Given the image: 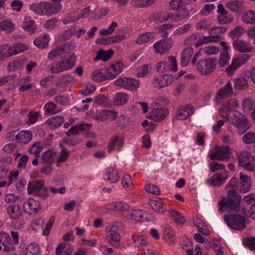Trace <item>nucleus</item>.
Masks as SVG:
<instances>
[{"instance_id":"f257e3e1","label":"nucleus","mask_w":255,"mask_h":255,"mask_svg":"<svg viewBox=\"0 0 255 255\" xmlns=\"http://www.w3.org/2000/svg\"><path fill=\"white\" fill-rule=\"evenodd\" d=\"M241 196L235 190L229 191L227 198L223 197L218 203L219 212L228 210L230 212H238L240 210Z\"/></svg>"},{"instance_id":"f03ea898","label":"nucleus","mask_w":255,"mask_h":255,"mask_svg":"<svg viewBox=\"0 0 255 255\" xmlns=\"http://www.w3.org/2000/svg\"><path fill=\"white\" fill-rule=\"evenodd\" d=\"M62 7V4L59 3L52 4L46 1L34 3L29 6V9L31 11L40 16L52 15L60 11Z\"/></svg>"},{"instance_id":"7ed1b4c3","label":"nucleus","mask_w":255,"mask_h":255,"mask_svg":"<svg viewBox=\"0 0 255 255\" xmlns=\"http://www.w3.org/2000/svg\"><path fill=\"white\" fill-rule=\"evenodd\" d=\"M227 30V28L225 26L211 27L209 32L210 36L201 38L197 34H193L190 36V40L194 41L195 47H198L204 43L218 40L220 38V35L224 33Z\"/></svg>"},{"instance_id":"20e7f679","label":"nucleus","mask_w":255,"mask_h":255,"mask_svg":"<svg viewBox=\"0 0 255 255\" xmlns=\"http://www.w3.org/2000/svg\"><path fill=\"white\" fill-rule=\"evenodd\" d=\"M76 63V55L74 54L69 55L57 62H54L48 66L50 73L58 74L72 68Z\"/></svg>"},{"instance_id":"39448f33","label":"nucleus","mask_w":255,"mask_h":255,"mask_svg":"<svg viewBox=\"0 0 255 255\" xmlns=\"http://www.w3.org/2000/svg\"><path fill=\"white\" fill-rule=\"evenodd\" d=\"M191 0H172L170 1L171 8L177 11L175 16L176 21L189 18V11L186 5L189 4Z\"/></svg>"},{"instance_id":"423d86ee","label":"nucleus","mask_w":255,"mask_h":255,"mask_svg":"<svg viewBox=\"0 0 255 255\" xmlns=\"http://www.w3.org/2000/svg\"><path fill=\"white\" fill-rule=\"evenodd\" d=\"M231 123L237 128L239 134L245 133L250 127L247 117L237 111H234L231 116Z\"/></svg>"},{"instance_id":"0eeeda50","label":"nucleus","mask_w":255,"mask_h":255,"mask_svg":"<svg viewBox=\"0 0 255 255\" xmlns=\"http://www.w3.org/2000/svg\"><path fill=\"white\" fill-rule=\"evenodd\" d=\"M239 180L240 182L237 177L233 176L227 185L226 188H237L243 193L248 192L252 186L251 180L249 176H240Z\"/></svg>"},{"instance_id":"6e6552de","label":"nucleus","mask_w":255,"mask_h":255,"mask_svg":"<svg viewBox=\"0 0 255 255\" xmlns=\"http://www.w3.org/2000/svg\"><path fill=\"white\" fill-rule=\"evenodd\" d=\"M228 226L236 230H243L246 227L247 220L239 214H230L224 217Z\"/></svg>"},{"instance_id":"1a4fd4ad","label":"nucleus","mask_w":255,"mask_h":255,"mask_svg":"<svg viewBox=\"0 0 255 255\" xmlns=\"http://www.w3.org/2000/svg\"><path fill=\"white\" fill-rule=\"evenodd\" d=\"M217 62L216 58L200 59L196 63L197 70L202 75H208L215 70Z\"/></svg>"},{"instance_id":"9d476101","label":"nucleus","mask_w":255,"mask_h":255,"mask_svg":"<svg viewBox=\"0 0 255 255\" xmlns=\"http://www.w3.org/2000/svg\"><path fill=\"white\" fill-rule=\"evenodd\" d=\"M238 164L249 171L255 170V156L250 152L244 151L238 154Z\"/></svg>"},{"instance_id":"9b49d317","label":"nucleus","mask_w":255,"mask_h":255,"mask_svg":"<svg viewBox=\"0 0 255 255\" xmlns=\"http://www.w3.org/2000/svg\"><path fill=\"white\" fill-rule=\"evenodd\" d=\"M231 152L229 146H217L212 149L209 156L212 160H226L229 159Z\"/></svg>"},{"instance_id":"f8f14e48","label":"nucleus","mask_w":255,"mask_h":255,"mask_svg":"<svg viewBox=\"0 0 255 255\" xmlns=\"http://www.w3.org/2000/svg\"><path fill=\"white\" fill-rule=\"evenodd\" d=\"M156 67L157 71L159 73L168 71H172L173 72L177 71L176 59L173 56L169 57L167 61H163L158 63Z\"/></svg>"},{"instance_id":"ddd939ff","label":"nucleus","mask_w":255,"mask_h":255,"mask_svg":"<svg viewBox=\"0 0 255 255\" xmlns=\"http://www.w3.org/2000/svg\"><path fill=\"white\" fill-rule=\"evenodd\" d=\"M114 83L116 86L123 87L130 91L136 90L139 85V83L137 80L128 77L119 78L115 81Z\"/></svg>"},{"instance_id":"4468645a","label":"nucleus","mask_w":255,"mask_h":255,"mask_svg":"<svg viewBox=\"0 0 255 255\" xmlns=\"http://www.w3.org/2000/svg\"><path fill=\"white\" fill-rule=\"evenodd\" d=\"M249 59V55L247 54H241L236 58H233L232 64L226 68V72L229 75H232L241 66L245 64Z\"/></svg>"},{"instance_id":"2eb2a0df","label":"nucleus","mask_w":255,"mask_h":255,"mask_svg":"<svg viewBox=\"0 0 255 255\" xmlns=\"http://www.w3.org/2000/svg\"><path fill=\"white\" fill-rule=\"evenodd\" d=\"M105 208L107 210L110 211L123 212V216L125 217V214H127L129 206L123 202H117L107 204Z\"/></svg>"},{"instance_id":"dca6fc26","label":"nucleus","mask_w":255,"mask_h":255,"mask_svg":"<svg viewBox=\"0 0 255 255\" xmlns=\"http://www.w3.org/2000/svg\"><path fill=\"white\" fill-rule=\"evenodd\" d=\"M23 209L25 212L30 215L37 213L41 207L39 202L33 199H29L23 202Z\"/></svg>"},{"instance_id":"f3484780","label":"nucleus","mask_w":255,"mask_h":255,"mask_svg":"<svg viewBox=\"0 0 255 255\" xmlns=\"http://www.w3.org/2000/svg\"><path fill=\"white\" fill-rule=\"evenodd\" d=\"M169 113V110L166 108H154L151 113V118L155 122H160L167 117Z\"/></svg>"},{"instance_id":"a211bd4d","label":"nucleus","mask_w":255,"mask_h":255,"mask_svg":"<svg viewBox=\"0 0 255 255\" xmlns=\"http://www.w3.org/2000/svg\"><path fill=\"white\" fill-rule=\"evenodd\" d=\"M146 214L144 211L140 210H128L127 214H125V217L134 220L136 222H144L147 220Z\"/></svg>"},{"instance_id":"6ab92c4d","label":"nucleus","mask_w":255,"mask_h":255,"mask_svg":"<svg viewBox=\"0 0 255 255\" xmlns=\"http://www.w3.org/2000/svg\"><path fill=\"white\" fill-rule=\"evenodd\" d=\"M0 244L4 247L3 251L5 252H13L16 249L12 244L11 239L9 235L4 232H0Z\"/></svg>"},{"instance_id":"aec40b11","label":"nucleus","mask_w":255,"mask_h":255,"mask_svg":"<svg viewBox=\"0 0 255 255\" xmlns=\"http://www.w3.org/2000/svg\"><path fill=\"white\" fill-rule=\"evenodd\" d=\"M194 113V108L192 105L187 104L185 106H181L178 110L177 119L180 120L187 119Z\"/></svg>"},{"instance_id":"412c9836","label":"nucleus","mask_w":255,"mask_h":255,"mask_svg":"<svg viewBox=\"0 0 255 255\" xmlns=\"http://www.w3.org/2000/svg\"><path fill=\"white\" fill-rule=\"evenodd\" d=\"M92 128V125L90 124H81L72 127L67 132V135L69 136L77 134L80 132H87Z\"/></svg>"},{"instance_id":"4be33fe9","label":"nucleus","mask_w":255,"mask_h":255,"mask_svg":"<svg viewBox=\"0 0 255 255\" xmlns=\"http://www.w3.org/2000/svg\"><path fill=\"white\" fill-rule=\"evenodd\" d=\"M233 46L235 50L241 52L249 53L252 50L248 42L240 38L233 41Z\"/></svg>"},{"instance_id":"5701e85b","label":"nucleus","mask_w":255,"mask_h":255,"mask_svg":"<svg viewBox=\"0 0 255 255\" xmlns=\"http://www.w3.org/2000/svg\"><path fill=\"white\" fill-rule=\"evenodd\" d=\"M233 93L232 84L228 82L225 86L221 88L217 92L216 98L218 100H223L231 96Z\"/></svg>"},{"instance_id":"b1692460","label":"nucleus","mask_w":255,"mask_h":255,"mask_svg":"<svg viewBox=\"0 0 255 255\" xmlns=\"http://www.w3.org/2000/svg\"><path fill=\"white\" fill-rule=\"evenodd\" d=\"M64 122L63 117L56 116L51 117L45 122V125L52 129H55L62 125Z\"/></svg>"},{"instance_id":"393cba45","label":"nucleus","mask_w":255,"mask_h":255,"mask_svg":"<svg viewBox=\"0 0 255 255\" xmlns=\"http://www.w3.org/2000/svg\"><path fill=\"white\" fill-rule=\"evenodd\" d=\"M7 212L10 218L14 220L18 219L21 214V211L19 204H10L7 208Z\"/></svg>"},{"instance_id":"a878e982","label":"nucleus","mask_w":255,"mask_h":255,"mask_svg":"<svg viewBox=\"0 0 255 255\" xmlns=\"http://www.w3.org/2000/svg\"><path fill=\"white\" fill-rule=\"evenodd\" d=\"M173 80V76L170 74L159 75L155 79L156 83L160 88L168 86Z\"/></svg>"},{"instance_id":"bb28decb","label":"nucleus","mask_w":255,"mask_h":255,"mask_svg":"<svg viewBox=\"0 0 255 255\" xmlns=\"http://www.w3.org/2000/svg\"><path fill=\"white\" fill-rule=\"evenodd\" d=\"M32 138V134L28 130H21L15 135V141L17 142L26 144Z\"/></svg>"},{"instance_id":"cd10ccee","label":"nucleus","mask_w":255,"mask_h":255,"mask_svg":"<svg viewBox=\"0 0 255 255\" xmlns=\"http://www.w3.org/2000/svg\"><path fill=\"white\" fill-rule=\"evenodd\" d=\"M44 181L42 180H33L28 183L27 191L28 193L37 192L40 189H42L44 185Z\"/></svg>"},{"instance_id":"c85d7f7f","label":"nucleus","mask_w":255,"mask_h":255,"mask_svg":"<svg viewBox=\"0 0 255 255\" xmlns=\"http://www.w3.org/2000/svg\"><path fill=\"white\" fill-rule=\"evenodd\" d=\"M50 35L47 33L37 37L33 41L34 45L39 48H44L48 45L50 40Z\"/></svg>"},{"instance_id":"c756f323","label":"nucleus","mask_w":255,"mask_h":255,"mask_svg":"<svg viewBox=\"0 0 255 255\" xmlns=\"http://www.w3.org/2000/svg\"><path fill=\"white\" fill-rule=\"evenodd\" d=\"M193 54L192 47H187L183 50L181 56V64L183 67H186L188 64Z\"/></svg>"},{"instance_id":"7c9ffc66","label":"nucleus","mask_w":255,"mask_h":255,"mask_svg":"<svg viewBox=\"0 0 255 255\" xmlns=\"http://www.w3.org/2000/svg\"><path fill=\"white\" fill-rule=\"evenodd\" d=\"M43 110L45 114L48 116L55 115L62 110L61 109H58L56 104L53 102L46 103L43 107Z\"/></svg>"},{"instance_id":"2f4dec72","label":"nucleus","mask_w":255,"mask_h":255,"mask_svg":"<svg viewBox=\"0 0 255 255\" xmlns=\"http://www.w3.org/2000/svg\"><path fill=\"white\" fill-rule=\"evenodd\" d=\"M55 253L57 255H71L73 249L68 244H60L57 247Z\"/></svg>"},{"instance_id":"473e14b6","label":"nucleus","mask_w":255,"mask_h":255,"mask_svg":"<svg viewBox=\"0 0 255 255\" xmlns=\"http://www.w3.org/2000/svg\"><path fill=\"white\" fill-rule=\"evenodd\" d=\"M227 180L226 176H212L210 179L205 180L206 183L213 187L221 186Z\"/></svg>"},{"instance_id":"72a5a7b5","label":"nucleus","mask_w":255,"mask_h":255,"mask_svg":"<svg viewBox=\"0 0 255 255\" xmlns=\"http://www.w3.org/2000/svg\"><path fill=\"white\" fill-rule=\"evenodd\" d=\"M23 255H40V247L35 243H31L23 250Z\"/></svg>"},{"instance_id":"f704fd0d","label":"nucleus","mask_w":255,"mask_h":255,"mask_svg":"<svg viewBox=\"0 0 255 255\" xmlns=\"http://www.w3.org/2000/svg\"><path fill=\"white\" fill-rule=\"evenodd\" d=\"M149 204L152 210L157 213H163L166 211V206L160 200H151Z\"/></svg>"},{"instance_id":"c9c22d12","label":"nucleus","mask_w":255,"mask_h":255,"mask_svg":"<svg viewBox=\"0 0 255 255\" xmlns=\"http://www.w3.org/2000/svg\"><path fill=\"white\" fill-rule=\"evenodd\" d=\"M65 54V48L63 46H58L50 51L47 55L49 60H53L54 59L62 57Z\"/></svg>"},{"instance_id":"e433bc0d","label":"nucleus","mask_w":255,"mask_h":255,"mask_svg":"<svg viewBox=\"0 0 255 255\" xmlns=\"http://www.w3.org/2000/svg\"><path fill=\"white\" fill-rule=\"evenodd\" d=\"M106 239L111 245L118 248L120 245L121 236L118 233H107Z\"/></svg>"},{"instance_id":"4c0bfd02","label":"nucleus","mask_w":255,"mask_h":255,"mask_svg":"<svg viewBox=\"0 0 255 255\" xmlns=\"http://www.w3.org/2000/svg\"><path fill=\"white\" fill-rule=\"evenodd\" d=\"M11 56L22 52L27 49V46L21 43H16L11 47H8Z\"/></svg>"},{"instance_id":"58836bf2","label":"nucleus","mask_w":255,"mask_h":255,"mask_svg":"<svg viewBox=\"0 0 255 255\" xmlns=\"http://www.w3.org/2000/svg\"><path fill=\"white\" fill-rule=\"evenodd\" d=\"M23 28L26 31L32 33L36 29V25L33 20L30 19L29 17H26L24 19V22L22 25Z\"/></svg>"},{"instance_id":"ea45409f","label":"nucleus","mask_w":255,"mask_h":255,"mask_svg":"<svg viewBox=\"0 0 255 255\" xmlns=\"http://www.w3.org/2000/svg\"><path fill=\"white\" fill-rule=\"evenodd\" d=\"M234 88L236 90H243L246 89L248 86L247 79L242 76L238 77L234 80Z\"/></svg>"},{"instance_id":"a19ab883","label":"nucleus","mask_w":255,"mask_h":255,"mask_svg":"<svg viewBox=\"0 0 255 255\" xmlns=\"http://www.w3.org/2000/svg\"><path fill=\"white\" fill-rule=\"evenodd\" d=\"M92 78L93 80L100 82L108 80L105 70H96L92 75Z\"/></svg>"},{"instance_id":"79ce46f5","label":"nucleus","mask_w":255,"mask_h":255,"mask_svg":"<svg viewBox=\"0 0 255 255\" xmlns=\"http://www.w3.org/2000/svg\"><path fill=\"white\" fill-rule=\"evenodd\" d=\"M218 22L220 24H228L231 23L234 19V16L229 12L220 14L217 16Z\"/></svg>"},{"instance_id":"37998d69","label":"nucleus","mask_w":255,"mask_h":255,"mask_svg":"<svg viewBox=\"0 0 255 255\" xmlns=\"http://www.w3.org/2000/svg\"><path fill=\"white\" fill-rule=\"evenodd\" d=\"M114 54V51L112 49H109L105 51L103 49H100L98 51L96 58L98 60H102L104 61L108 60Z\"/></svg>"},{"instance_id":"c03bdc74","label":"nucleus","mask_w":255,"mask_h":255,"mask_svg":"<svg viewBox=\"0 0 255 255\" xmlns=\"http://www.w3.org/2000/svg\"><path fill=\"white\" fill-rule=\"evenodd\" d=\"M244 33V29L241 26H237L228 33L229 37L233 41L240 38Z\"/></svg>"},{"instance_id":"a18cd8bd","label":"nucleus","mask_w":255,"mask_h":255,"mask_svg":"<svg viewBox=\"0 0 255 255\" xmlns=\"http://www.w3.org/2000/svg\"><path fill=\"white\" fill-rule=\"evenodd\" d=\"M43 149L41 142L37 141L31 145L28 149V151L30 153L33 154L35 157H38L40 152L43 150Z\"/></svg>"},{"instance_id":"49530a36","label":"nucleus","mask_w":255,"mask_h":255,"mask_svg":"<svg viewBox=\"0 0 255 255\" xmlns=\"http://www.w3.org/2000/svg\"><path fill=\"white\" fill-rule=\"evenodd\" d=\"M133 240V243L134 246L137 248H142L146 246L147 244V241L145 238L143 236H138L136 235H133L132 236Z\"/></svg>"},{"instance_id":"de8ad7c7","label":"nucleus","mask_w":255,"mask_h":255,"mask_svg":"<svg viewBox=\"0 0 255 255\" xmlns=\"http://www.w3.org/2000/svg\"><path fill=\"white\" fill-rule=\"evenodd\" d=\"M28 119L27 124L29 125H34L38 119L41 118V114L40 111H31L28 114Z\"/></svg>"},{"instance_id":"09e8293b","label":"nucleus","mask_w":255,"mask_h":255,"mask_svg":"<svg viewBox=\"0 0 255 255\" xmlns=\"http://www.w3.org/2000/svg\"><path fill=\"white\" fill-rule=\"evenodd\" d=\"M163 39L156 42L153 45V47L157 53L162 54L169 49L166 42Z\"/></svg>"},{"instance_id":"8fccbe9b","label":"nucleus","mask_w":255,"mask_h":255,"mask_svg":"<svg viewBox=\"0 0 255 255\" xmlns=\"http://www.w3.org/2000/svg\"><path fill=\"white\" fill-rule=\"evenodd\" d=\"M154 35V34L153 32L142 33L137 37L136 42L138 44H143L152 39Z\"/></svg>"},{"instance_id":"3c124183","label":"nucleus","mask_w":255,"mask_h":255,"mask_svg":"<svg viewBox=\"0 0 255 255\" xmlns=\"http://www.w3.org/2000/svg\"><path fill=\"white\" fill-rule=\"evenodd\" d=\"M169 216L177 224H183L185 221V218L175 210L170 211Z\"/></svg>"},{"instance_id":"603ef678","label":"nucleus","mask_w":255,"mask_h":255,"mask_svg":"<svg viewBox=\"0 0 255 255\" xmlns=\"http://www.w3.org/2000/svg\"><path fill=\"white\" fill-rule=\"evenodd\" d=\"M0 28L6 32H10L14 29V24L9 20H4L0 22Z\"/></svg>"},{"instance_id":"864d4df0","label":"nucleus","mask_w":255,"mask_h":255,"mask_svg":"<svg viewBox=\"0 0 255 255\" xmlns=\"http://www.w3.org/2000/svg\"><path fill=\"white\" fill-rule=\"evenodd\" d=\"M243 21L246 23H255V13L253 10L246 11L242 17Z\"/></svg>"},{"instance_id":"5fc2aeb1","label":"nucleus","mask_w":255,"mask_h":255,"mask_svg":"<svg viewBox=\"0 0 255 255\" xmlns=\"http://www.w3.org/2000/svg\"><path fill=\"white\" fill-rule=\"evenodd\" d=\"M173 26L172 24L164 23L160 25L157 28V31L158 33H162L161 34V37L163 39H166L168 36V33L167 31V30L171 29Z\"/></svg>"},{"instance_id":"6e6d98bb","label":"nucleus","mask_w":255,"mask_h":255,"mask_svg":"<svg viewBox=\"0 0 255 255\" xmlns=\"http://www.w3.org/2000/svg\"><path fill=\"white\" fill-rule=\"evenodd\" d=\"M128 100V96L125 93H120L117 94L114 99V104L116 105H123L126 104Z\"/></svg>"},{"instance_id":"4d7b16f0","label":"nucleus","mask_w":255,"mask_h":255,"mask_svg":"<svg viewBox=\"0 0 255 255\" xmlns=\"http://www.w3.org/2000/svg\"><path fill=\"white\" fill-rule=\"evenodd\" d=\"M23 65V60L19 59L10 62L7 66V69L9 71H13L19 70Z\"/></svg>"},{"instance_id":"13d9d810","label":"nucleus","mask_w":255,"mask_h":255,"mask_svg":"<svg viewBox=\"0 0 255 255\" xmlns=\"http://www.w3.org/2000/svg\"><path fill=\"white\" fill-rule=\"evenodd\" d=\"M242 6V2L236 0L230 1L226 4V7L234 12H238Z\"/></svg>"},{"instance_id":"bf43d9fd","label":"nucleus","mask_w":255,"mask_h":255,"mask_svg":"<svg viewBox=\"0 0 255 255\" xmlns=\"http://www.w3.org/2000/svg\"><path fill=\"white\" fill-rule=\"evenodd\" d=\"M151 70V66L149 65H144L137 68L136 75L138 77H143Z\"/></svg>"},{"instance_id":"052dcab7","label":"nucleus","mask_w":255,"mask_h":255,"mask_svg":"<svg viewBox=\"0 0 255 255\" xmlns=\"http://www.w3.org/2000/svg\"><path fill=\"white\" fill-rule=\"evenodd\" d=\"M242 140L247 144L255 143V133L251 131L246 132L243 136Z\"/></svg>"},{"instance_id":"680f3d73","label":"nucleus","mask_w":255,"mask_h":255,"mask_svg":"<svg viewBox=\"0 0 255 255\" xmlns=\"http://www.w3.org/2000/svg\"><path fill=\"white\" fill-rule=\"evenodd\" d=\"M55 152L53 150L45 151L42 155V162H53Z\"/></svg>"},{"instance_id":"e2e57ef3","label":"nucleus","mask_w":255,"mask_h":255,"mask_svg":"<svg viewBox=\"0 0 255 255\" xmlns=\"http://www.w3.org/2000/svg\"><path fill=\"white\" fill-rule=\"evenodd\" d=\"M60 156L57 158V163L65 162L70 154L69 151L65 147L61 144H60Z\"/></svg>"},{"instance_id":"0e129e2a","label":"nucleus","mask_w":255,"mask_h":255,"mask_svg":"<svg viewBox=\"0 0 255 255\" xmlns=\"http://www.w3.org/2000/svg\"><path fill=\"white\" fill-rule=\"evenodd\" d=\"M172 17V15L169 13H159L154 16V20L159 23H161L168 20Z\"/></svg>"},{"instance_id":"69168bd1","label":"nucleus","mask_w":255,"mask_h":255,"mask_svg":"<svg viewBox=\"0 0 255 255\" xmlns=\"http://www.w3.org/2000/svg\"><path fill=\"white\" fill-rule=\"evenodd\" d=\"M118 26V23L116 22L113 21L107 29H102L100 30L101 35H108L111 34L115 31V28Z\"/></svg>"},{"instance_id":"338daca9","label":"nucleus","mask_w":255,"mask_h":255,"mask_svg":"<svg viewBox=\"0 0 255 255\" xmlns=\"http://www.w3.org/2000/svg\"><path fill=\"white\" fill-rule=\"evenodd\" d=\"M118 37H110L107 38H102L101 39H98L96 40V42L98 44H101L103 45H108L112 43L118 42L117 40Z\"/></svg>"},{"instance_id":"774afa93","label":"nucleus","mask_w":255,"mask_h":255,"mask_svg":"<svg viewBox=\"0 0 255 255\" xmlns=\"http://www.w3.org/2000/svg\"><path fill=\"white\" fill-rule=\"evenodd\" d=\"M124 64L121 61H118L111 66V71H115V75L118 76L122 72Z\"/></svg>"}]
</instances>
